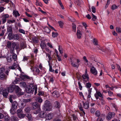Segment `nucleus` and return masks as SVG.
<instances>
[{
	"instance_id": "1",
	"label": "nucleus",
	"mask_w": 121,
	"mask_h": 121,
	"mask_svg": "<svg viewBox=\"0 0 121 121\" xmlns=\"http://www.w3.org/2000/svg\"><path fill=\"white\" fill-rule=\"evenodd\" d=\"M37 86L34 87L32 85H30L28 86L26 88L27 92L29 93H33L35 90V94L37 93Z\"/></svg>"
},
{
	"instance_id": "2",
	"label": "nucleus",
	"mask_w": 121,
	"mask_h": 121,
	"mask_svg": "<svg viewBox=\"0 0 121 121\" xmlns=\"http://www.w3.org/2000/svg\"><path fill=\"white\" fill-rule=\"evenodd\" d=\"M51 104L50 101L46 100L43 106L44 110L47 111H50L51 109Z\"/></svg>"
},
{
	"instance_id": "3",
	"label": "nucleus",
	"mask_w": 121,
	"mask_h": 121,
	"mask_svg": "<svg viewBox=\"0 0 121 121\" xmlns=\"http://www.w3.org/2000/svg\"><path fill=\"white\" fill-rule=\"evenodd\" d=\"M7 90L2 87L0 88V93L3 95L5 98H7L8 94L7 92Z\"/></svg>"
},
{
	"instance_id": "4",
	"label": "nucleus",
	"mask_w": 121,
	"mask_h": 121,
	"mask_svg": "<svg viewBox=\"0 0 121 121\" xmlns=\"http://www.w3.org/2000/svg\"><path fill=\"white\" fill-rule=\"evenodd\" d=\"M14 90L16 93H19L20 95H22L23 94V93L21 92V90L18 86H15Z\"/></svg>"
},
{
	"instance_id": "5",
	"label": "nucleus",
	"mask_w": 121,
	"mask_h": 121,
	"mask_svg": "<svg viewBox=\"0 0 121 121\" xmlns=\"http://www.w3.org/2000/svg\"><path fill=\"white\" fill-rule=\"evenodd\" d=\"M12 45V46L10 49V52L11 54H15L14 49L15 48L16 44L15 43H13Z\"/></svg>"
},
{
	"instance_id": "6",
	"label": "nucleus",
	"mask_w": 121,
	"mask_h": 121,
	"mask_svg": "<svg viewBox=\"0 0 121 121\" xmlns=\"http://www.w3.org/2000/svg\"><path fill=\"white\" fill-rule=\"evenodd\" d=\"M115 115V113L114 112H109L108 114L106 117V119L107 120L111 119L113 117H114Z\"/></svg>"
},
{
	"instance_id": "7",
	"label": "nucleus",
	"mask_w": 121,
	"mask_h": 121,
	"mask_svg": "<svg viewBox=\"0 0 121 121\" xmlns=\"http://www.w3.org/2000/svg\"><path fill=\"white\" fill-rule=\"evenodd\" d=\"M90 71L92 74L94 75H96L97 74V71L93 66H92L91 68Z\"/></svg>"
},
{
	"instance_id": "8",
	"label": "nucleus",
	"mask_w": 121,
	"mask_h": 121,
	"mask_svg": "<svg viewBox=\"0 0 121 121\" xmlns=\"http://www.w3.org/2000/svg\"><path fill=\"white\" fill-rule=\"evenodd\" d=\"M40 105L37 102L34 103L33 104V108L34 109H39Z\"/></svg>"
},
{
	"instance_id": "9",
	"label": "nucleus",
	"mask_w": 121,
	"mask_h": 121,
	"mask_svg": "<svg viewBox=\"0 0 121 121\" xmlns=\"http://www.w3.org/2000/svg\"><path fill=\"white\" fill-rule=\"evenodd\" d=\"M52 95L57 98L59 96V94L58 91H56L52 93Z\"/></svg>"
},
{
	"instance_id": "10",
	"label": "nucleus",
	"mask_w": 121,
	"mask_h": 121,
	"mask_svg": "<svg viewBox=\"0 0 121 121\" xmlns=\"http://www.w3.org/2000/svg\"><path fill=\"white\" fill-rule=\"evenodd\" d=\"M7 78L6 75L4 73H0V79L1 80H5Z\"/></svg>"
},
{
	"instance_id": "11",
	"label": "nucleus",
	"mask_w": 121,
	"mask_h": 121,
	"mask_svg": "<svg viewBox=\"0 0 121 121\" xmlns=\"http://www.w3.org/2000/svg\"><path fill=\"white\" fill-rule=\"evenodd\" d=\"M6 59L9 62H11L13 60L12 56L9 54L7 55Z\"/></svg>"
},
{
	"instance_id": "12",
	"label": "nucleus",
	"mask_w": 121,
	"mask_h": 121,
	"mask_svg": "<svg viewBox=\"0 0 121 121\" xmlns=\"http://www.w3.org/2000/svg\"><path fill=\"white\" fill-rule=\"evenodd\" d=\"M17 106V102L16 101H14L12 104L11 108L16 109Z\"/></svg>"
},
{
	"instance_id": "13",
	"label": "nucleus",
	"mask_w": 121,
	"mask_h": 121,
	"mask_svg": "<svg viewBox=\"0 0 121 121\" xmlns=\"http://www.w3.org/2000/svg\"><path fill=\"white\" fill-rule=\"evenodd\" d=\"M76 35L77 38L78 39L81 38L82 35V33L81 31L79 30H78Z\"/></svg>"
},
{
	"instance_id": "14",
	"label": "nucleus",
	"mask_w": 121,
	"mask_h": 121,
	"mask_svg": "<svg viewBox=\"0 0 121 121\" xmlns=\"http://www.w3.org/2000/svg\"><path fill=\"white\" fill-rule=\"evenodd\" d=\"M15 86H10L8 88V92H12L14 90Z\"/></svg>"
},
{
	"instance_id": "15",
	"label": "nucleus",
	"mask_w": 121,
	"mask_h": 121,
	"mask_svg": "<svg viewBox=\"0 0 121 121\" xmlns=\"http://www.w3.org/2000/svg\"><path fill=\"white\" fill-rule=\"evenodd\" d=\"M46 114H45L43 111H41L40 112L39 114V117L41 118H45Z\"/></svg>"
},
{
	"instance_id": "16",
	"label": "nucleus",
	"mask_w": 121,
	"mask_h": 121,
	"mask_svg": "<svg viewBox=\"0 0 121 121\" xmlns=\"http://www.w3.org/2000/svg\"><path fill=\"white\" fill-rule=\"evenodd\" d=\"M55 107L58 108H59L60 107V103L57 101H56L54 103Z\"/></svg>"
},
{
	"instance_id": "17",
	"label": "nucleus",
	"mask_w": 121,
	"mask_h": 121,
	"mask_svg": "<svg viewBox=\"0 0 121 121\" xmlns=\"http://www.w3.org/2000/svg\"><path fill=\"white\" fill-rule=\"evenodd\" d=\"M46 118L47 120H50L52 118V114L50 113H49L48 114H46Z\"/></svg>"
},
{
	"instance_id": "18",
	"label": "nucleus",
	"mask_w": 121,
	"mask_h": 121,
	"mask_svg": "<svg viewBox=\"0 0 121 121\" xmlns=\"http://www.w3.org/2000/svg\"><path fill=\"white\" fill-rule=\"evenodd\" d=\"M7 31L9 33H13L12 27V26H8L7 28Z\"/></svg>"
},
{
	"instance_id": "19",
	"label": "nucleus",
	"mask_w": 121,
	"mask_h": 121,
	"mask_svg": "<svg viewBox=\"0 0 121 121\" xmlns=\"http://www.w3.org/2000/svg\"><path fill=\"white\" fill-rule=\"evenodd\" d=\"M14 35V34H13L12 33H9L8 36L9 39L11 40L13 39Z\"/></svg>"
},
{
	"instance_id": "20",
	"label": "nucleus",
	"mask_w": 121,
	"mask_h": 121,
	"mask_svg": "<svg viewBox=\"0 0 121 121\" xmlns=\"http://www.w3.org/2000/svg\"><path fill=\"white\" fill-rule=\"evenodd\" d=\"M26 116L28 118L29 120H32L33 119L32 116L30 113H29L27 114H26Z\"/></svg>"
},
{
	"instance_id": "21",
	"label": "nucleus",
	"mask_w": 121,
	"mask_h": 121,
	"mask_svg": "<svg viewBox=\"0 0 121 121\" xmlns=\"http://www.w3.org/2000/svg\"><path fill=\"white\" fill-rule=\"evenodd\" d=\"M93 43L95 45H98V41L95 38H94L93 41Z\"/></svg>"
},
{
	"instance_id": "22",
	"label": "nucleus",
	"mask_w": 121,
	"mask_h": 121,
	"mask_svg": "<svg viewBox=\"0 0 121 121\" xmlns=\"http://www.w3.org/2000/svg\"><path fill=\"white\" fill-rule=\"evenodd\" d=\"M17 67V65L15 63L13 65L9 67V68L10 69H15Z\"/></svg>"
},
{
	"instance_id": "23",
	"label": "nucleus",
	"mask_w": 121,
	"mask_h": 121,
	"mask_svg": "<svg viewBox=\"0 0 121 121\" xmlns=\"http://www.w3.org/2000/svg\"><path fill=\"white\" fill-rule=\"evenodd\" d=\"M84 107L85 109H87L89 107V103L88 101H86L84 103H83Z\"/></svg>"
},
{
	"instance_id": "24",
	"label": "nucleus",
	"mask_w": 121,
	"mask_h": 121,
	"mask_svg": "<svg viewBox=\"0 0 121 121\" xmlns=\"http://www.w3.org/2000/svg\"><path fill=\"white\" fill-rule=\"evenodd\" d=\"M11 120L12 121H17L18 119L17 117L13 116L11 117Z\"/></svg>"
},
{
	"instance_id": "25",
	"label": "nucleus",
	"mask_w": 121,
	"mask_h": 121,
	"mask_svg": "<svg viewBox=\"0 0 121 121\" xmlns=\"http://www.w3.org/2000/svg\"><path fill=\"white\" fill-rule=\"evenodd\" d=\"M18 117L20 118H23L25 117V115L23 113V112L22 113H20L17 115Z\"/></svg>"
},
{
	"instance_id": "26",
	"label": "nucleus",
	"mask_w": 121,
	"mask_h": 121,
	"mask_svg": "<svg viewBox=\"0 0 121 121\" xmlns=\"http://www.w3.org/2000/svg\"><path fill=\"white\" fill-rule=\"evenodd\" d=\"M44 31L45 32L48 34L49 33L50 31V30L47 27H46L44 28Z\"/></svg>"
},
{
	"instance_id": "27",
	"label": "nucleus",
	"mask_w": 121,
	"mask_h": 121,
	"mask_svg": "<svg viewBox=\"0 0 121 121\" xmlns=\"http://www.w3.org/2000/svg\"><path fill=\"white\" fill-rule=\"evenodd\" d=\"M82 77L83 79L87 78L88 80L89 79V77L88 74H85L82 76Z\"/></svg>"
},
{
	"instance_id": "28",
	"label": "nucleus",
	"mask_w": 121,
	"mask_h": 121,
	"mask_svg": "<svg viewBox=\"0 0 121 121\" xmlns=\"http://www.w3.org/2000/svg\"><path fill=\"white\" fill-rule=\"evenodd\" d=\"M16 109L14 108H11L10 111L11 113L13 115L15 113V110Z\"/></svg>"
},
{
	"instance_id": "29",
	"label": "nucleus",
	"mask_w": 121,
	"mask_h": 121,
	"mask_svg": "<svg viewBox=\"0 0 121 121\" xmlns=\"http://www.w3.org/2000/svg\"><path fill=\"white\" fill-rule=\"evenodd\" d=\"M71 64L73 67L77 68H78L79 66V65H76L75 63L74 62V61L72 60L71 61Z\"/></svg>"
},
{
	"instance_id": "30",
	"label": "nucleus",
	"mask_w": 121,
	"mask_h": 121,
	"mask_svg": "<svg viewBox=\"0 0 121 121\" xmlns=\"http://www.w3.org/2000/svg\"><path fill=\"white\" fill-rule=\"evenodd\" d=\"M40 45L42 48H43L44 47L46 46L45 43L43 41H42L41 42Z\"/></svg>"
},
{
	"instance_id": "31",
	"label": "nucleus",
	"mask_w": 121,
	"mask_h": 121,
	"mask_svg": "<svg viewBox=\"0 0 121 121\" xmlns=\"http://www.w3.org/2000/svg\"><path fill=\"white\" fill-rule=\"evenodd\" d=\"M20 86L23 87L24 88L26 87L27 86L26 84V83L24 82H22L20 83Z\"/></svg>"
},
{
	"instance_id": "32",
	"label": "nucleus",
	"mask_w": 121,
	"mask_h": 121,
	"mask_svg": "<svg viewBox=\"0 0 121 121\" xmlns=\"http://www.w3.org/2000/svg\"><path fill=\"white\" fill-rule=\"evenodd\" d=\"M31 99H23V101L24 103H25V104L31 101Z\"/></svg>"
},
{
	"instance_id": "33",
	"label": "nucleus",
	"mask_w": 121,
	"mask_h": 121,
	"mask_svg": "<svg viewBox=\"0 0 121 121\" xmlns=\"http://www.w3.org/2000/svg\"><path fill=\"white\" fill-rule=\"evenodd\" d=\"M32 40L33 42L35 43H37L38 42V40L37 38L36 37H34L33 38Z\"/></svg>"
},
{
	"instance_id": "34",
	"label": "nucleus",
	"mask_w": 121,
	"mask_h": 121,
	"mask_svg": "<svg viewBox=\"0 0 121 121\" xmlns=\"http://www.w3.org/2000/svg\"><path fill=\"white\" fill-rule=\"evenodd\" d=\"M31 110V108L30 107H27L25 109V111L27 112H29Z\"/></svg>"
},
{
	"instance_id": "35",
	"label": "nucleus",
	"mask_w": 121,
	"mask_h": 121,
	"mask_svg": "<svg viewBox=\"0 0 121 121\" xmlns=\"http://www.w3.org/2000/svg\"><path fill=\"white\" fill-rule=\"evenodd\" d=\"M13 39L15 40H17L19 39V37L18 35L17 34L14 35L13 36Z\"/></svg>"
},
{
	"instance_id": "36",
	"label": "nucleus",
	"mask_w": 121,
	"mask_h": 121,
	"mask_svg": "<svg viewBox=\"0 0 121 121\" xmlns=\"http://www.w3.org/2000/svg\"><path fill=\"white\" fill-rule=\"evenodd\" d=\"M58 35V34L57 32H52V36L53 37L55 38Z\"/></svg>"
},
{
	"instance_id": "37",
	"label": "nucleus",
	"mask_w": 121,
	"mask_h": 121,
	"mask_svg": "<svg viewBox=\"0 0 121 121\" xmlns=\"http://www.w3.org/2000/svg\"><path fill=\"white\" fill-rule=\"evenodd\" d=\"M13 13L16 17L17 16H19L20 15L18 12L17 11H14Z\"/></svg>"
},
{
	"instance_id": "38",
	"label": "nucleus",
	"mask_w": 121,
	"mask_h": 121,
	"mask_svg": "<svg viewBox=\"0 0 121 121\" xmlns=\"http://www.w3.org/2000/svg\"><path fill=\"white\" fill-rule=\"evenodd\" d=\"M92 20L93 21H95L97 19V17L95 16L94 15L93 13H92Z\"/></svg>"
},
{
	"instance_id": "39",
	"label": "nucleus",
	"mask_w": 121,
	"mask_h": 121,
	"mask_svg": "<svg viewBox=\"0 0 121 121\" xmlns=\"http://www.w3.org/2000/svg\"><path fill=\"white\" fill-rule=\"evenodd\" d=\"M58 23L59 24V25L60 27L61 28H62L63 26L64 23L61 21H60L58 22Z\"/></svg>"
},
{
	"instance_id": "40",
	"label": "nucleus",
	"mask_w": 121,
	"mask_h": 121,
	"mask_svg": "<svg viewBox=\"0 0 121 121\" xmlns=\"http://www.w3.org/2000/svg\"><path fill=\"white\" fill-rule=\"evenodd\" d=\"M75 3L77 5L80 6L81 4V0H76V1H75Z\"/></svg>"
},
{
	"instance_id": "41",
	"label": "nucleus",
	"mask_w": 121,
	"mask_h": 121,
	"mask_svg": "<svg viewBox=\"0 0 121 121\" xmlns=\"http://www.w3.org/2000/svg\"><path fill=\"white\" fill-rule=\"evenodd\" d=\"M12 56V58H13L14 61H15L17 58V55L16 54H13Z\"/></svg>"
},
{
	"instance_id": "42",
	"label": "nucleus",
	"mask_w": 121,
	"mask_h": 121,
	"mask_svg": "<svg viewBox=\"0 0 121 121\" xmlns=\"http://www.w3.org/2000/svg\"><path fill=\"white\" fill-rule=\"evenodd\" d=\"M36 100L37 101H38L39 103H41L42 101V99L39 97L37 98L36 99Z\"/></svg>"
},
{
	"instance_id": "43",
	"label": "nucleus",
	"mask_w": 121,
	"mask_h": 121,
	"mask_svg": "<svg viewBox=\"0 0 121 121\" xmlns=\"http://www.w3.org/2000/svg\"><path fill=\"white\" fill-rule=\"evenodd\" d=\"M22 112H23L22 110L21 109H19L17 110V115L20 113H22Z\"/></svg>"
},
{
	"instance_id": "44",
	"label": "nucleus",
	"mask_w": 121,
	"mask_h": 121,
	"mask_svg": "<svg viewBox=\"0 0 121 121\" xmlns=\"http://www.w3.org/2000/svg\"><path fill=\"white\" fill-rule=\"evenodd\" d=\"M116 30L118 33L121 32V28L118 27H117L116 28Z\"/></svg>"
},
{
	"instance_id": "45",
	"label": "nucleus",
	"mask_w": 121,
	"mask_h": 121,
	"mask_svg": "<svg viewBox=\"0 0 121 121\" xmlns=\"http://www.w3.org/2000/svg\"><path fill=\"white\" fill-rule=\"evenodd\" d=\"M11 43L10 41H8L7 42V47L9 48H10L11 46Z\"/></svg>"
},
{
	"instance_id": "46",
	"label": "nucleus",
	"mask_w": 121,
	"mask_h": 121,
	"mask_svg": "<svg viewBox=\"0 0 121 121\" xmlns=\"http://www.w3.org/2000/svg\"><path fill=\"white\" fill-rule=\"evenodd\" d=\"M117 8V7L115 5L113 4L111 7V9L112 10H114Z\"/></svg>"
},
{
	"instance_id": "47",
	"label": "nucleus",
	"mask_w": 121,
	"mask_h": 121,
	"mask_svg": "<svg viewBox=\"0 0 121 121\" xmlns=\"http://www.w3.org/2000/svg\"><path fill=\"white\" fill-rule=\"evenodd\" d=\"M15 21L14 20H9L7 22L9 24L15 22Z\"/></svg>"
},
{
	"instance_id": "48",
	"label": "nucleus",
	"mask_w": 121,
	"mask_h": 121,
	"mask_svg": "<svg viewBox=\"0 0 121 121\" xmlns=\"http://www.w3.org/2000/svg\"><path fill=\"white\" fill-rule=\"evenodd\" d=\"M1 20L2 21V22L3 24L5 23L6 21V19H5V18L4 17H2Z\"/></svg>"
},
{
	"instance_id": "49",
	"label": "nucleus",
	"mask_w": 121,
	"mask_h": 121,
	"mask_svg": "<svg viewBox=\"0 0 121 121\" xmlns=\"http://www.w3.org/2000/svg\"><path fill=\"white\" fill-rule=\"evenodd\" d=\"M22 78H27L29 79L30 78L29 76L25 75H22Z\"/></svg>"
},
{
	"instance_id": "50",
	"label": "nucleus",
	"mask_w": 121,
	"mask_h": 121,
	"mask_svg": "<svg viewBox=\"0 0 121 121\" xmlns=\"http://www.w3.org/2000/svg\"><path fill=\"white\" fill-rule=\"evenodd\" d=\"M5 71V69L4 68H2L0 69V73H4Z\"/></svg>"
},
{
	"instance_id": "51",
	"label": "nucleus",
	"mask_w": 121,
	"mask_h": 121,
	"mask_svg": "<svg viewBox=\"0 0 121 121\" xmlns=\"http://www.w3.org/2000/svg\"><path fill=\"white\" fill-rule=\"evenodd\" d=\"M2 17H4L5 18V19H6L7 18L9 17V15L8 14H5L2 15Z\"/></svg>"
},
{
	"instance_id": "52",
	"label": "nucleus",
	"mask_w": 121,
	"mask_h": 121,
	"mask_svg": "<svg viewBox=\"0 0 121 121\" xmlns=\"http://www.w3.org/2000/svg\"><path fill=\"white\" fill-rule=\"evenodd\" d=\"M95 114L97 117H99L100 115V113L99 112V111H97L95 112Z\"/></svg>"
},
{
	"instance_id": "53",
	"label": "nucleus",
	"mask_w": 121,
	"mask_h": 121,
	"mask_svg": "<svg viewBox=\"0 0 121 121\" xmlns=\"http://www.w3.org/2000/svg\"><path fill=\"white\" fill-rule=\"evenodd\" d=\"M39 109H38V108L36 109L34 111V114H37L39 112Z\"/></svg>"
},
{
	"instance_id": "54",
	"label": "nucleus",
	"mask_w": 121,
	"mask_h": 121,
	"mask_svg": "<svg viewBox=\"0 0 121 121\" xmlns=\"http://www.w3.org/2000/svg\"><path fill=\"white\" fill-rule=\"evenodd\" d=\"M19 32L22 33L23 34H25V31L22 29H20L19 30Z\"/></svg>"
},
{
	"instance_id": "55",
	"label": "nucleus",
	"mask_w": 121,
	"mask_h": 121,
	"mask_svg": "<svg viewBox=\"0 0 121 121\" xmlns=\"http://www.w3.org/2000/svg\"><path fill=\"white\" fill-rule=\"evenodd\" d=\"M91 86V84L90 83H88L86 84V86L87 88H90Z\"/></svg>"
},
{
	"instance_id": "56",
	"label": "nucleus",
	"mask_w": 121,
	"mask_h": 121,
	"mask_svg": "<svg viewBox=\"0 0 121 121\" xmlns=\"http://www.w3.org/2000/svg\"><path fill=\"white\" fill-rule=\"evenodd\" d=\"M92 12L94 13H95L96 12L94 6H92L91 7Z\"/></svg>"
},
{
	"instance_id": "57",
	"label": "nucleus",
	"mask_w": 121,
	"mask_h": 121,
	"mask_svg": "<svg viewBox=\"0 0 121 121\" xmlns=\"http://www.w3.org/2000/svg\"><path fill=\"white\" fill-rule=\"evenodd\" d=\"M72 28L73 30L75 32L76 30V25L75 24L73 25L72 26Z\"/></svg>"
},
{
	"instance_id": "58",
	"label": "nucleus",
	"mask_w": 121,
	"mask_h": 121,
	"mask_svg": "<svg viewBox=\"0 0 121 121\" xmlns=\"http://www.w3.org/2000/svg\"><path fill=\"white\" fill-rule=\"evenodd\" d=\"M21 106H22L21 107L22 108H23L26 105V104L25 103H24L23 101L22 103H21Z\"/></svg>"
},
{
	"instance_id": "59",
	"label": "nucleus",
	"mask_w": 121,
	"mask_h": 121,
	"mask_svg": "<svg viewBox=\"0 0 121 121\" xmlns=\"http://www.w3.org/2000/svg\"><path fill=\"white\" fill-rule=\"evenodd\" d=\"M96 93L99 96L101 97H102V95L100 92H96Z\"/></svg>"
},
{
	"instance_id": "60",
	"label": "nucleus",
	"mask_w": 121,
	"mask_h": 121,
	"mask_svg": "<svg viewBox=\"0 0 121 121\" xmlns=\"http://www.w3.org/2000/svg\"><path fill=\"white\" fill-rule=\"evenodd\" d=\"M49 71L51 72H54V70L53 69H52V66H51L49 65Z\"/></svg>"
},
{
	"instance_id": "61",
	"label": "nucleus",
	"mask_w": 121,
	"mask_h": 121,
	"mask_svg": "<svg viewBox=\"0 0 121 121\" xmlns=\"http://www.w3.org/2000/svg\"><path fill=\"white\" fill-rule=\"evenodd\" d=\"M78 84L80 89V90H81L82 88V87L81 86L80 83L79 82H78Z\"/></svg>"
},
{
	"instance_id": "62",
	"label": "nucleus",
	"mask_w": 121,
	"mask_h": 121,
	"mask_svg": "<svg viewBox=\"0 0 121 121\" xmlns=\"http://www.w3.org/2000/svg\"><path fill=\"white\" fill-rule=\"evenodd\" d=\"M13 97V96L12 95H10L9 98L10 101L11 103L12 102H13V100L12 99V98Z\"/></svg>"
},
{
	"instance_id": "63",
	"label": "nucleus",
	"mask_w": 121,
	"mask_h": 121,
	"mask_svg": "<svg viewBox=\"0 0 121 121\" xmlns=\"http://www.w3.org/2000/svg\"><path fill=\"white\" fill-rule=\"evenodd\" d=\"M4 117V115L1 113H0V119L3 118Z\"/></svg>"
},
{
	"instance_id": "64",
	"label": "nucleus",
	"mask_w": 121,
	"mask_h": 121,
	"mask_svg": "<svg viewBox=\"0 0 121 121\" xmlns=\"http://www.w3.org/2000/svg\"><path fill=\"white\" fill-rule=\"evenodd\" d=\"M86 17L88 19H90L91 18V17L90 16V15L89 14H88L86 16Z\"/></svg>"
}]
</instances>
